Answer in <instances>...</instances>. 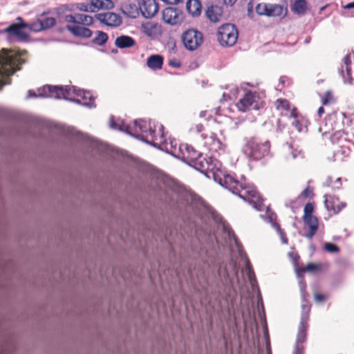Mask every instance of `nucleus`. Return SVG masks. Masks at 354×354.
<instances>
[{
  "mask_svg": "<svg viewBox=\"0 0 354 354\" xmlns=\"http://www.w3.org/2000/svg\"><path fill=\"white\" fill-rule=\"evenodd\" d=\"M109 126L113 129L120 130L155 147H157L174 156L177 153L178 143L174 139L167 141L161 124L151 120H136L132 126L125 124L122 120H114L111 116Z\"/></svg>",
  "mask_w": 354,
  "mask_h": 354,
  "instance_id": "obj_1",
  "label": "nucleus"
},
{
  "mask_svg": "<svg viewBox=\"0 0 354 354\" xmlns=\"http://www.w3.org/2000/svg\"><path fill=\"white\" fill-rule=\"evenodd\" d=\"M196 169L201 172H212L215 178H218L219 183L238 195L244 201L254 207L259 208L261 205L260 196L252 185H245L236 180L230 174H227L222 168L221 162L212 157H204L201 162H197Z\"/></svg>",
  "mask_w": 354,
  "mask_h": 354,
  "instance_id": "obj_2",
  "label": "nucleus"
},
{
  "mask_svg": "<svg viewBox=\"0 0 354 354\" xmlns=\"http://www.w3.org/2000/svg\"><path fill=\"white\" fill-rule=\"evenodd\" d=\"M36 97L63 98L90 108L95 106L94 99L89 91L77 88L73 86L46 85L38 89V94H36L32 90L28 91V97Z\"/></svg>",
  "mask_w": 354,
  "mask_h": 354,
  "instance_id": "obj_3",
  "label": "nucleus"
},
{
  "mask_svg": "<svg viewBox=\"0 0 354 354\" xmlns=\"http://www.w3.org/2000/svg\"><path fill=\"white\" fill-rule=\"evenodd\" d=\"M223 230L225 231V233L227 235L230 244L232 247V245L234 244V247L232 250V251L236 250L241 261H243L245 268H242L241 271V274L242 279H241L239 277V274L237 270V266L236 263H234L232 261L227 266V268H225L224 273L222 274V270L220 268L218 273L220 275H223L224 277L228 278L230 280H232V277H236L237 282L239 283H241V281H245V280H248L251 286L254 288V286L257 283V280L255 278L254 272L252 269V266L250 263L249 259L246 257L245 252H243L242 247L237 240L234 232L228 227L225 225H223Z\"/></svg>",
  "mask_w": 354,
  "mask_h": 354,
  "instance_id": "obj_4",
  "label": "nucleus"
},
{
  "mask_svg": "<svg viewBox=\"0 0 354 354\" xmlns=\"http://www.w3.org/2000/svg\"><path fill=\"white\" fill-rule=\"evenodd\" d=\"M26 51L3 49L0 53V89L10 84L9 76L19 69V65L25 62Z\"/></svg>",
  "mask_w": 354,
  "mask_h": 354,
  "instance_id": "obj_5",
  "label": "nucleus"
},
{
  "mask_svg": "<svg viewBox=\"0 0 354 354\" xmlns=\"http://www.w3.org/2000/svg\"><path fill=\"white\" fill-rule=\"evenodd\" d=\"M270 145L268 141L261 142L256 138L245 139V143L243 147V152L250 159L261 160L270 153Z\"/></svg>",
  "mask_w": 354,
  "mask_h": 354,
  "instance_id": "obj_6",
  "label": "nucleus"
},
{
  "mask_svg": "<svg viewBox=\"0 0 354 354\" xmlns=\"http://www.w3.org/2000/svg\"><path fill=\"white\" fill-rule=\"evenodd\" d=\"M218 40L223 46H232L238 39V30L231 24H223L218 29Z\"/></svg>",
  "mask_w": 354,
  "mask_h": 354,
  "instance_id": "obj_7",
  "label": "nucleus"
},
{
  "mask_svg": "<svg viewBox=\"0 0 354 354\" xmlns=\"http://www.w3.org/2000/svg\"><path fill=\"white\" fill-rule=\"evenodd\" d=\"M181 38L185 47L189 50L197 49L203 40L202 33L195 29L187 30L183 33Z\"/></svg>",
  "mask_w": 354,
  "mask_h": 354,
  "instance_id": "obj_8",
  "label": "nucleus"
},
{
  "mask_svg": "<svg viewBox=\"0 0 354 354\" xmlns=\"http://www.w3.org/2000/svg\"><path fill=\"white\" fill-rule=\"evenodd\" d=\"M304 313L301 317L300 324L299 326L296 346L294 352H296L297 348L299 349L300 354H303V347L299 344L304 343L306 339V331L308 328V312L310 307L308 306L303 305Z\"/></svg>",
  "mask_w": 354,
  "mask_h": 354,
  "instance_id": "obj_9",
  "label": "nucleus"
},
{
  "mask_svg": "<svg viewBox=\"0 0 354 354\" xmlns=\"http://www.w3.org/2000/svg\"><path fill=\"white\" fill-rule=\"evenodd\" d=\"M162 18L165 23L171 26L180 24L184 19V15L180 9L167 7L162 12Z\"/></svg>",
  "mask_w": 354,
  "mask_h": 354,
  "instance_id": "obj_10",
  "label": "nucleus"
},
{
  "mask_svg": "<svg viewBox=\"0 0 354 354\" xmlns=\"http://www.w3.org/2000/svg\"><path fill=\"white\" fill-rule=\"evenodd\" d=\"M353 68H354V53H348L342 59V64L339 69L345 83L351 84Z\"/></svg>",
  "mask_w": 354,
  "mask_h": 354,
  "instance_id": "obj_11",
  "label": "nucleus"
},
{
  "mask_svg": "<svg viewBox=\"0 0 354 354\" xmlns=\"http://www.w3.org/2000/svg\"><path fill=\"white\" fill-rule=\"evenodd\" d=\"M178 151L182 154V158L187 161L192 162L196 169L197 162H201L203 157L200 152L197 151L192 146L187 144L180 145Z\"/></svg>",
  "mask_w": 354,
  "mask_h": 354,
  "instance_id": "obj_12",
  "label": "nucleus"
},
{
  "mask_svg": "<svg viewBox=\"0 0 354 354\" xmlns=\"http://www.w3.org/2000/svg\"><path fill=\"white\" fill-rule=\"evenodd\" d=\"M260 200H261V205L259 206V208L255 207L254 204H252V205H253V207L255 209H257L259 211H263L264 209L266 210L265 214H261V216L264 220H266V221H269L270 223H272L273 227L276 228V230H277L278 233L280 234L282 243H284V244H287L288 243L287 239L284 237V234L282 232V231L280 229L279 226L275 223L276 214L274 212H272L270 209V208L266 206L263 203V199L261 197H260Z\"/></svg>",
  "mask_w": 354,
  "mask_h": 354,
  "instance_id": "obj_13",
  "label": "nucleus"
},
{
  "mask_svg": "<svg viewBox=\"0 0 354 354\" xmlns=\"http://www.w3.org/2000/svg\"><path fill=\"white\" fill-rule=\"evenodd\" d=\"M17 19L22 21L21 17ZM28 24L20 22L19 24H12L10 25L5 31L10 36L16 37L17 39L24 41L28 37V33L26 31Z\"/></svg>",
  "mask_w": 354,
  "mask_h": 354,
  "instance_id": "obj_14",
  "label": "nucleus"
},
{
  "mask_svg": "<svg viewBox=\"0 0 354 354\" xmlns=\"http://www.w3.org/2000/svg\"><path fill=\"white\" fill-rule=\"evenodd\" d=\"M258 97L256 93L251 91L245 93L244 97L241 98L236 104L239 110L245 112L251 106H252L253 109H257L258 106L256 103Z\"/></svg>",
  "mask_w": 354,
  "mask_h": 354,
  "instance_id": "obj_15",
  "label": "nucleus"
},
{
  "mask_svg": "<svg viewBox=\"0 0 354 354\" xmlns=\"http://www.w3.org/2000/svg\"><path fill=\"white\" fill-rule=\"evenodd\" d=\"M140 9L144 17L151 18L157 13L158 6L156 0H140Z\"/></svg>",
  "mask_w": 354,
  "mask_h": 354,
  "instance_id": "obj_16",
  "label": "nucleus"
},
{
  "mask_svg": "<svg viewBox=\"0 0 354 354\" xmlns=\"http://www.w3.org/2000/svg\"><path fill=\"white\" fill-rule=\"evenodd\" d=\"M96 18L105 25L111 27H116L121 24L120 17L113 12L99 13L96 15Z\"/></svg>",
  "mask_w": 354,
  "mask_h": 354,
  "instance_id": "obj_17",
  "label": "nucleus"
},
{
  "mask_svg": "<svg viewBox=\"0 0 354 354\" xmlns=\"http://www.w3.org/2000/svg\"><path fill=\"white\" fill-rule=\"evenodd\" d=\"M324 197V203L328 211H331L333 213L337 214L346 207V203L340 202L339 198L335 196L326 194Z\"/></svg>",
  "mask_w": 354,
  "mask_h": 354,
  "instance_id": "obj_18",
  "label": "nucleus"
},
{
  "mask_svg": "<svg viewBox=\"0 0 354 354\" xmlns=\"http://www.w3.org/2000/svg\"><path fill=\"white\" fill-rule=\"evenodd\" d=\"M283 156L286 161L290 162L299 158H303L304 153L301 149L295 148L292 145L286 143L283 147Z\"/></svg>",
  "mask_w": 354,
  "mask_h": 354,
  "instance_id": "obj_19",
  "label": "nucleus"
},
{
  "mask_svg": "<svg viewBox=\"0 0 354 354\" xmlns=\"http://www.w3.org/2000/svg\"><path fill=\"white\" fill-rule=\"evenodd\" d=\"M142 32L151 38H156L162 35V27L158 23L149 21L142 25Z\"/></svg>",
  "mask_w": 354,
  "mask_h": 354,
  "instance_id": "obj_20",
  "label": "nucleus"
},
{
  "mask_svg": "<svg viewBox=\"0 0 354 354\" xmlns=\"http://www.w3.org/2000/svg\"><path fill=\"white\" fill-rule=\"evenodd\" d=\"M66 28L76 37L89 38L92 35V31L90 29L83 26L67 25Z\"/></svg>",
  "mask_w": 354,
  "mask_h": 354,
  "instance_id": "obj_21",
  "label": "nucleus"
},
{
  "mask_svg": "<svg viewBox=\"0 0 354 354\" xmlns=\"http://www.w3.org/2000/svg\"><path fill=\"white\" fill-rule=\"evenodd\" d=\"M304 224L309 228V232L304 236L307 239H312L318 229V220L315 216L303 218Z\"/></svg>",
  "mask_w": 354,
  "mask_h": 354,
  "instance_id": "obj_22",
  "label": "nucleus"
},
{
  "mask_svg": "<svg viewBox=\"0 0 354 354\" xmlns=\"http://www.w3.org/2000/svg\"><path fill=\"white\" fill-rule=\"evenodd\" d=\"M223 10L221 7L218 6H211L207 7L206 10L207 17L212 22H217L222 16Z\"/></svg>",
  "mask_w": 354,
  "mask_h": 354,
  "instance_id": "obj_23",
  "label": "nucleus"
},
{
  "mask_svg": "<svg viewBox=\"0 0 354 354\" xmlns=\"http://www.w3.org/2000/svg\"><path fill=\"white\" fill-rule=\"evenodd\" d=\"M122 11L124 15L130 18H136L140 12V5L136 3H126L122 6Z\"/></svg>",
  "mask_w": 354,
  "mask_h": 354,
  "instance_id": "obj_24",
  "label": "nucleus"
},
{
  "mask_svg": "<svg viewBox=\"0 0 354 354\" xmlns=\"http://www.w3.org/2000/svg\"><path fill=\"white\" fill-rule=\"evenodd\" d=\"M136 44L135 40L127 35H121L115 40V45L119 48H127L133 46Z\"/></svg>",
  "mask_w": 354,
  "mask_h": 354,
  "instance_id": "obj_25",
  "label": "nucleus"
},
{
  "mask_svg": "<svg viewBox=\"0 0 354 354\" xmlns=\"http://www.w3.org/2000/svg\"><path fill=\"white\" fill-rule=\"evenodd\" d=\"M163 64V58L159 55H153L148 57L147 61V66L153 71L162 68Z\"/></svg>",
  "mask_w": 354,
  "mask_h": 354,
  "instance_id": "obj_26",
  "label": "nucleus"
},
{
  "mask_svg": "<svg viewBox=\"0 0 354 354\" xmlns=\"http://www.w3.org/2000/svg\"><path fill=\"white\" fill-rule=\"evenodd\" d=\"M287 14V9L279 4L268 3V16L269 17H281Z\"/></svg>",
  "mask_w": 354,
  "mask_h": 354,
  "instance_id": "obj_27",
  "label": "nucleus"
},
{
  "mask_svg": "<svg viewBox=\"0 0 354 354\" xmlns=\"http://www.w3.org/2000/svg\"><path fill=\"white\" fill-rule=\"evenodd\" d=\"M93 12L100 10H110L113 8V3L111 0H91Z\"/></svg>",
  "mask_w": 354,
  "mask_h": 354,
  "instance_id": "obj_28",
  "label": "nucleus"
},
{
  "mask_svg": "<svg viewBox=\"0 0 354 354\" xmlns=\"http://www.w3.org/2000/svg\"><path fill=\"white\" fill-rule=\"evenodd\" d=\"M201 8V3L199 0H189L186 3L187 10L194 17L200 15Z\"/></svg>",
  "mask_w": 354,
  "mask_h": 354,
  "instance_id": "obj_29",
  "label": "nucleus"
},
{
  "mask_svg": "<svg viewBox=\"0 0 354 354\" xmlns=\"http://www.w3.org/2000/svg\"><path fill=\"white\" fill-rule=\"evenodd\" d=\"M307 9L306 0H296L291 6L292 11L297 15H304Z\"/></svg>",
  "mask_w": 354,
  "mask_h": 354,
  "instance_id": "obj_30",
  "label": "nucleus"
},
{
  "mask_svg": "<svg viewBox=\"0 0 354 354\" xmlns=\"http://www.w3.org/2000/svg\"><path fill=\"white\" fill-rule=\"evenodd\" d=\"M93 23L91 16L84 14H75V24L83 26H90Z\"/></svg>",
  "mask_w": 354,
  "mask_h": 354,
  "instance_id": "obj_31",
  "label": "nucleus"
},
{
  "mask_svg": "<svg viewBox=\"0 0 354 354\" xmlns=\"http://www.w3.org/2000/svg\"><path fill=\"white\" fill-rule=\"evenodd\" d=\"M74 8L80 11L93 12L91 1L89 3H77L73 6L70 10H73Z\"/></svg>",
  "mask_w": 354,
  "mask_h": 354,
  "instance_id": "obj_32",
  "label": "nucleus"
},
{
  "mask_svg": "<svg viewBox=\"0 0 354 354\" xmlns=\"http://www.w3.org/2000/svg\"><path fill=\"white\" fill-rule=\"evenodd\" d=\"M96 33L97 36L93 39V43L100 46L104 45L108 39L107 34L102 31H97Z\"/></svg>",
  "mask_w": 354,
  "mask_h": 354,
  "instance_id": "obj_33",
  "label": "nucleus"
},
{
  "mask_svg": "<svg viewBox=\"0 0 354 354\" xmlns=\"http://www.w3.org/2000/svg\"><path fill=\"white\" fill-rule=\"evenodd\" d=\"M41 24L44 26V30L50 28L55 24V19L52 17H46L40 19Z\"/></svg>",
  "mask_w": 354,
  "mask_h": 354,
  "instance_id": "obj_34",
  "label": "nucleus"
},
{
  "mask_svg": "<svg viewBox=\"0 0 354 354\" xmlns=\"http://www.w3.org/2000/svg\"><path fill=\"white\" fill-rule=\"evenodd\" d=\"M27 28L34 32H39L44 30V26L40 19H39L36 21H34L30 24H28Z\"/></svg>",
  "mask_w": 354,
  "mask_h": 354,
  "instance_id": "obj_35",
  "label": "nucleus"
},
{
  "mask_svg": "<svg viewBox=\"0 0 354 354\" xmlns=\"http://www.w3.org/2000/svg\"><path fill=\"white\" fill-rule=\"evenodd\" d=\"M255 10L258 15L268 16V4L265 3H259L256 6Z\"/></svg>",
  "mask_w": 354,
  "mask_h": 354,
  "instance_id": "obj_36",
  "label": "nucleus"
},
{
  "mask_svg": "<svg viewBox=\"0 0 354 354\" xmlns=\"http://www.w3.org/2000/svg\"><path fill=\"white\" fill-rule=\"evenodd\" d=\"M317 268H318V266L317 265L314 264V263H309V264L307 265V266L306 268H300V269L297 270V277H301V274L304 272H306V271H308V272L314 271V270H315Z\"/></svg>",
  "mask_w": 354,
  "mask_h": 354,
  "instance_id": "obj_37",
  "label": "nucleus"
},
{
  "mask_svg": "<svg viewBox=\"0 0 354 354\" xmlns=\"http://www.w3.org/2000/svg\"><path fill=\"white\" fill-rule=\"evenodd\" d=\"M333 96L332 95V93L330 91L326 92L322 98V102L324 105L330 104L333 102Z\"/></svg>",
  "mask_w": 354,
  "mask_h": 354,
  "instance_id": "obj_38",
  "label": "nucleus"
},
{
  "mask_svg": "<svg viewBox=\"0 0 354 354\" xmlns=\"http://www.w3.org/2000/svg\"><path fill=\"white\" fill-rule=\"evenodd\" d=\"M324 250L330 253H337L339 251V248L336 245L330 243H325Z\"/></svg>",
  "mask_w": 354,
  "mask_h": 354,
  "instance_id": "obj_39",
  "label": "nucleus"
},
{
  "mask_svg": "<svg viewBox=\"0 0 354 354\" xmlns=\"http://www.w3.org/2000/svg\"><path fill=\"white\" fill-rule=\"evenodd\" d=\"M313 212V204L310 203H307L305 205V207H304V214L303 218H308V217L313 216L312 215Z\"/></svg>",
  "mask_w": 354,
  "mask_h": 354,
  "instance_id": "obj_40",
  "label": "nucleus"
},
{
  "mask_svg": "<svg viewBox=\"0 0 354 354\" xmlns=\"http://www.w3.org/2000/svg\"><path fill=\"white\" fill-rule=\"evenodd\" d=\"M277 109H288L290 108L289 102L286 100L279 99L276 102Z\"/></svg>",
  "mask_w": 354,
  "mask_h": 354,
  "instance_id": "obj_41",
  "label": "nucleus"
},
{
  "mask_svg": "<svg viewBox=\"0 0 354 354\" xmlns=\"http://www.w3.org/2000/svg\"><path fill=\"white\" fill-rule=\"evenodd\" d=\"M223 149H224V145L221 143V142L218 139H216V141L213 142V145L211 146V149L209 150L212 151H218L220 150H223Z\"/></svg>",
  "mask_w": 354,
  "mask_h": 354,
  "instance_id": "obj_42",
  "label": "nucleus"
},
{
  "mask_svg": "<svg viewBox=\"0 0 354 354\" xmlns=\"http://www.w3.org/2000/svg\"><path fill=\"white\" fill-rule=\"evenodd\" d=\"M216 137L214 134H212L209 137L205 138V144L211 149V146L213 145V142L216 140Z\"/></svg>",
  "mask_w": 354,
  "mask_h": 354,
  "instance_id": "obj_43",
  "label": "nucleus"
},
{
  "mask_svg": "<svg viewBox=\"0 0 354 354\" xmlns=\"http://www.w3.org/2000/svg\"><path fill=\"white\" fill-rule=\"evenodd\" d=\"M65 21L68 23H73L75 24V14L74 15H66L64 17Z\"/></svg>",
  "mask_w": 354,
  "mask_h": 354,
  "instance_id": "obj_44",
  "label": "nucleus"
},
{
  "mask_svg": "<svg viewBox=\"0 0 354 354\" xmlns=\"http://www.w3.org/2000/svg\"><path fill=\"white\" fill-rule=\"evenodd\" d=\"M292 124L299 131H302L301 125L298 120L295 119Z\"/></svg>",
  "mask_w": 354,
  "mask_h": 354,
  "instance_id": "obj_45",
  "label": "nucleus"
},
{
  "mask_svg": "<svg viewBox=\"0 0 354 354\" xmlns=\"http://www.w3.org/2000/svg\"><path fill=\"white\" fill-rule=\"evenodd\" d=\"M324 185L326 187H331L333 188V181L331 178V177H328L325 182L324 183Z\"/></svg>",
  "mask_w": 354,
  "mask_h": 354,
  "instance_id": "obj_46",
  "label": "nucleus"
},
{
  "mask_svg": "<svg viewBox=\"0 0 354 354\" xmlns=\"http://www.w3.org/2000/svg\"><path fill=\"white\" fill-rule=\"evenodd\" d=\"M312 190L310 189L308 187L306 188L301 194V196L304 198H307L310 196L311 194Z\"/></svg>",
  "mask_w": 354,
  "mask_h": 354,
  "instance_id": "obj_47",
  "label": "nucleus"
},
{
  "mask_svg": "<svg viewBox=\"0 0 354 354\" xmlns=\"http://www.w3.org/2000/svg\"><path fill=\"white\" fill-rule=\"evenodd\" d=\"M167 4L176 5L183 1V0H161Z\"/></svg>",
  "mask_w": 354,
  "mask_h": 354,
  "instance_id": "obj_48",
  "label": "nucleus"
},
{
  "mask_svg": "<svg viewBox=\"0 0 354 354\" xmlns=\"http://www.w3.org/2000/svg\"><path fill=\"white\" fill-rule=\"evenodd\" d=\"M333 189H339L341 186V178H337L335 181H333Z\"/></svg>",
  "mask_w": 354,
  "mask_h": 354,
  "instance_id": "obj_49",
  "label": "nucleus"
},
{
  "mask_svg": "<svg viewBox=\"0 0 354 354\" xmlns=\"http://www.w3.org/2000/svg\"><path fill=\"white\" fill-rule=\"evenodd\" d=\"M315 299L317 301L320 302L324 300V297L321 294H316L315 295Z\"/></svg>",
  "mask_w": 354,
  "mask_h": 354,
  "instance_id": "obj_50",
  "label": "nucleus"
},
{
  "mask_svg": "<svg viewBox=\"0 0 354 354\" xmlns=\"http://www.w3.org/2000/svg\"><path fill=\"white\" fill-rule=\"evenodd\" d=\"M236 0H223V2L227 6H232L236 3Z\"/></svg>",
  "mask_w": 354,
  "mask_h": 354,
  "instance_id": "obj_51",
  "label": "nucleus"
},
{
  "mask_svg": "<svg viewBox=\"0 0 354 354\" xmlns=\"http://www.w3.org/2000/svg\"><path fill=\"white\" fill-rule=\"evenodd\" d=\"M344 8L348 10L354 8V2H351L344 6Z\"/></svg>",
  "mask_w": 354,
  "mask_h": 354,
  "instance_id": "obj_52",
  "label": "nucleus"
},
{
  "mask_svg": "<svg viewBox=\"0 0 354 354\" xmlns=\"http://www.w3.org/2000/svg\"><path fill=\"white\" fill-rule=\"evenodd\" d=\"M324 113V109L322 106L319 107L317 111V114H318L319 117H321Z\"/></svg>",
  "mask_w": 354,
  "mask_h": 354,
  "instance_id": "obj_53",
  "label": "nucleus"
},
{
  "mask_svg": "<svg viewBox=\"0 0 354 354\" xmlns=\"http://www.w3.org/2000/svg\"><path fill=\"white\" fill-rule=\"evenodd\" d=\"M287 80V78L286 77H281L280 79H279V84H284L286 81Z\"/></svg>",
  "mask_w": 354,
  "mask_h": 354,
  "instance_id": "obj_54",
  "label": "nucleus"
},
{
  "mask_svg": "<svg viewBox=\"0 0 354 354\" xmlns=\"http://www.w3.org/2000/svg\"><path fill=\"white\" fill-rule=\"evenodd\" d=\"M169 66H174V67H178L179 66V64H176L174 61H169Z\"/></svg>",
  "mask_w": 354,
  "mask_h": 354,
  "instance_id": "obj_55",
  "label": "nucleus"
},
{
  "mask_svg": "<svg viewBox=\"0 0 354 354\" xmlns=\"http://www.w3.org/2000/svg\"><path fill=\"white\" fill-rule=\"evenodd\" d=\"M196 128L198 132H201L202 131L203 127L202 124H197Z\"/></svg>",
  "mask_w": 354,
  "mask_h": 354,
  "instance_id": "obj_56",
  "label": "nucleus"
},
{
  "mask_svg": "<svg viewBox=\"0 0 354 354\" xmlns=\"http://www.w3.org/2000/svg\"><path fill=\"white\" fill-rule=\"evenodd\" d=\"M290 115L295 118L297 117V113L295 109H292L290 113Z\"/></svg>",
  "mask_w": 354,
  "mask_h": 354,
  "instance_id": "obj_57",
  "label": "nucleus"
},
{
  "mask_svg": "<svg viewBox=\"0 0 354 354\" xmlns=\"http://www.w3.org/2000/svg\"><path fill=\"white\" fill-rule=\"evenodd\" d=\"M70 134L75 136V131L73 129H69Z\"/></svg>",
  "mask_w": 354,
  "mask_h": 354,
  "instance_id": "obj_58",
  "label": "nucleus"
},
{
  "mask_svg": "<svg viewBox=\"0 0 354 354\" xmlns=\"http://www.w3.org/2000/svg\"><path fill=\"white\" fill-rule=\"evenodd\" d=\"M258 305H261L263 306V301L261 298L259 299L258 301Z\"/></svg>",
  "mask_w": 354,
  "mask_h": 354,
  "instance_id": "obj_59",
  "label": "nucleus"
},
{
  "mask_svg": "<svg viewBox=\"0 0 354 354\" xmlns=\"http://www.w3.org/2000/svg\"><path fill=\"white\" fill-rule=\"evenodd\" d=\"M293 354H300L299 349L297 348L296 352H293Z\"/></svg>",
  "mask_w": 354,
  "mask_h": 354,
  "instance_id": "obj_60",
  "label": "nucleus"
},
{
  "mask_svg": "<svg viewBox=\"0 0 354 354\" xmlns=\"http://www.w3.org/2000/svg\"><path fill=\"white\" fill-rule=\"evenodd\" d=\"M256 286H257V284L254 286V288L253 287H252V288L254 290ZM257 288H258L257 287ZM257 291H259V289H257Z\"/></svg>",
  "mask_w": 354,
  "mask_h": 354,
  "instance_id": "obj_61",
  "label": "nucleus"
},
{
  "mask_svg": "<svg viewBox=\"0 0 354 354\" xmlns=\"http://www.w3.org/2000/svg\"><path fill=\"white\" fill-rule=\"evenodd\" d=\"M306 43H308V42H309V39H306Z\"/></svg>",
  "mask_w": 354,
  "mask_h": 354,
  "instance_id": "obj_62",
  "label": "nucleus"
},
{
  "mask_svg": "<svg viewBox=\"0 0 354 354\" xmlns=\"http://www.w3.org/2000/svg\"><path fill=\"white\" fill-rule=\"evenodd\" d=\"M202 115H204V113H201L200 114V116H201V117H202Z\"/></svg>",
  "mask_w": 354,
  "mask_h": 354,
  "instance_id": "obj_63",
  "label": "nucleus"
},
{
  "mask_svg": "<svg viewBox=\"0 0 354 354\" xmlns=\"http://www.w3.org/2000/svg\"><path fill=\"white\" fill-rule=\"evenodd\" d=\"M202 115H204V113H201L200 114V116H201V117H202Z\"/></svg>",
  "mask_w": 354,
  "mask_h": 354,
  "instance_id": "obj_64",
  "label": "nucleus"
}]
</instances>
